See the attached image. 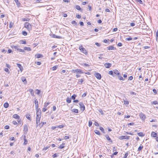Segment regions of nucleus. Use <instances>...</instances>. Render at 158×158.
<instances>
[{
    "instance_id": "obj_5",
    "label": "nucleus",
    "mask_w": 158,
    "mask_h": 158,
    "mask_svg": "<svg viewBox=\"0 0 158 158\" xmlns=\"http://www.w3.org/2000/svg\"><path fill=\"white\" fill-rule=\"evenodd\" d=\"M72 72L75 73V72L79 73H83L82 72L81 70L80 69H72Z\"/></svg>"
},
{
    "instance_id": "obj_10",
    "label": "nucleus",
    "mask_w": 158,
    "mask_h": 158,
    "mask_svg": "<svg viewBox=\"0 0 158 158\" xmlns=\"http://www.w3.org/2000/svg\"><path fill=\"white\" fill-rule=\"evenodd\" d=\"M105 137H106V138L108 141H109L111 143H112L113 142H112V140L110 138V137L108 135H105Z\"/></svg>"
},
{
    "instance_id": "obj_7",
    "label": "nucleus",
    "mask_w": 158,
    "mask_h": 158,
    "mask_svg": "<svg viewBox=\"0 0 158 158\" xmlns=\"http://www.w3.org/2000/svg\"><path fill=\"white\" fill-rule=\"evenodd\" d=\"M95 77L98 79L100 80L101 78V74L98 73H95L94 74Z\"/></svg>"
},
{
    "instance_id": "obj_24",
    "label": "nucleus",
    "mask_w": 158,
    "mask_h": 158,
    "mask_svg": "<svg viewBox=\"0 0 158 158\" xmlns=\"http://www.w3.org/2000/svg\"><path fill=\"white\" fill-rule=\"evenodd\" d=\"M143 148V146L142 145V144H140V146L138 148V151H140L142 150Z\"/></svg>"
},
{
    "instance_id": "obj_54",
    "label": "nucleus",
    "mask_w": 158,
    "mask_h": 158,
    "mask_svg": "<svg viewBox=\"0 0 158 158\" xmlns=\"http://www.w3.org/2000/svg\"><path fill=\"white\" fill-rule=\"evenodd\" d=\"M100 129L103 133H105L104 129L102 127H100Z\"/></svg>"
},
{
    "instance_id": "obj_4",
    "label": "nucleus",
    "mask_w": 158,
    "mask_h": 158,
    "mask_svg": "<svg viewBox=\"0 0 158 158\" xmlns=\"http://www.w3.org/2000/svg\"><path fill=\"white\" fill-rule=\"evenodd\" d=\"M79 105L80 106L81 110L83 111L85 109V106L83 103L82 102H80L79 103Z\"/></svg>"
},
{
    "instance_id": "obj_57",
    "label": "nucleus",
    "mask_w": 158,
    "mask_h": 158,
    "mask_svg": "<svg viewBox=\"0 0 158 158\" xmlns=\"http://www.w3.org/2000/svg\"><path fill=\"white\" fill-rule=\"evenodd\" d=\"M87 92H85V93H84L82 96V97L84 98V97H85L87 95Z\"/></svg>"
},
{
    "instance_id": "obj_9",
    "label": "nucleus",
    "mask_w": 158,
    "mask_h": 158,
    "mask_svg": "<svg viewBox=\"0 0 158 158\" xmlns=\"http://www.w3.org/2000/svg\"><path fill=\"white\" fill-rule=\"evenodd\" d=\"M139 116L141 119L143 120H144L146 118V116L144 114L142 113L139 114Z\"/></svg>"
},
{
    "instance_id": "obj_64",
    "label": "nucleus",
    "mask_w": 158,
    "mask_h": 158,
    "mask_svg": "<svg viewBox=\"0 0 158 158\" xmlns=\"http://www.w3.org/2000/svg\"><path fill=\"white\" fill-rule=\"evenodd\" d=\"M133 79V77L132 76H130L129 77L128 80H131Z\"/></svg>"
},
{
    "instance_id": "obj_49",
    "label": "nucleus",
    "mask_w": 158,
    "mask_h": 158,
    "mask_svg": "<svg viewBox=\"0 0 158 158\" xmlns=\"http://www.w3.org/2000/svg\"><path fill=\"white\" fill-rule=\"evenodd\" d=\"M152 104H155V105L156 104H158V102H157L156 101H154L152 102Z\"/></svg>"
},
{
    "instance_id": "obj_51",
    "label": "nucleus",
    "mask_w": 158,
    "mask_h": 158,
    "mask_svg": "<svg viewBox=\"0 0 158 158\" xmlns=\"http://www.w3.org/2000/svg\"><path fill=\"white\" fill-rule=\"evenodd\" d=\"M83 79H81L80 81H79L78 82L79 84H81L83 82Z\"/></svg>"
},
{
    "instance_id": "obj_15",
    "label": "nucleus",
    "mask_w": 158,
    "mask_h": 158,
    "mask_svg": "<svg viewBox=\"0 0 158 158\" xmlns=\"http://www.w3.org/2000/svg\"><path fill=\"white\" fill-rule=\"evenodd\" d=\"M23 139L24 140V145L27 144L28 141L26 139V136L25 135H24V136Z\"/></svg>"
},
{
    "instance_id": "obj_19",
    "label": "nucleus",
    "mask_w": 158,
    "mask_h": 158,
    "mask_svg": "<svg viewBox=\"0 0 158 158\" xmlns=\"http://www.w3.org/2000/svg\"><path fill=\"white\" fill-rule=\"evenodd\" d=\"M13 118H17L18 119L19 118H20V117L19 116L18 114H14L13 115Z\"/></svg>"
},
{
    "instance_id": "obj_21",
    "label": "nucleus",
    "mask_w": 158,
    "mask_h": 158,
    "mask_svg": "<svg viewBox=\"0 0 158 158\" xmlns=\"http://www.w3.org/2000/svg\"><path fill=\"white\" fill-rule=\"evenodd\" d=\"M35 56L37 58H39L42 57L43 56L42 55L39 54H36Z\"/></svg>"
},
{
    "instance_id": "obj_28",
    "label": "nucleus",
    "mask_w": 158,
    "mask_h": 158,
    "mask_svg": "<svg viewBox=\"0 0 158 158\" xmlns=\"http://www.w3.org/2000/svg\"><path fill=\"white\" fill-rule=\"evenodd\" d=\"M72 111L76 113H78V110L77 109H74L72 110Z\"/></svg>"
},
{
    "instance_id": "obj_2",
    "label": "nucleus",
    "mask_w": 158,
    "mask_h": 158,
    "mask_svg": "<svg viewBox=\"0 0 158 158\" xmlns=\"http://www.w3.org/2000/svg\"><path fill=\"white\" fill-rule=\"evenodd\" d=\"M79 49L82 52L85 54V55H87L88 54V52L84 48H83L82 45L79 47Z\"/></svg>"
},
{
    "instance_id": "obj_18",
    "label": "nucleus",
    "mask_w": 158,
    "mask_h": 158,
    "mask_svg": "<svg viewBox=\"0 0 158 158\" xmlns=\"http://www.w3.org/2000/svg\"><path fill=\"white\" fill-rule=\"evenodd\" d=\"M24 50L27 51H31V49L30 47H25L24 48Z\"/></svg>"
},
{
    "instance_id": "obj_11",
    "label": "nucleus",
    "mask_w": 158,
    "mask_h": 158,
    "mask_svg": "<svg viewBox=\"0 0 158 158\" xmlns=\"http://www.w3.org/2000/svg\"><path fill=\"white\" fill-rule=\"evenodd\" d=\"M34 102L35 103V107L37 108V107H39L38 102L36 99H35Z\"/></svg>"
},
{
    "instance_id": "obj_63",
    "label": "nucleus",
    "mask_w": 158,
    "mask_h": 158,
    "mask_svg": "<svg viewBox=\"0 0 158 158\" xmlns=\"http://www.w3.org/2000/svg\"><path fill=\"white\" fill-rule=\"evenodd\" d=\"M42 0H36L35 1V2L36 3H38L39 2H41V1H42Z\"/></svg>"
},
{
    "instance_id": "obj_39",
    "label": "nucleus",
    "mask_w": 158,
    "mask_h": 158,
    "mask_svg": "<svg viewBox=\"0 0 158 158\" xmlns=\"http://www.w3.org/2000/svg\"><path fill=\"white\" fill-rule=\"evenodd\" d=\"M17 50L19 51V52H24V50L20 49V48H17Z\"/></svg>"
},
{
    "instance_id": "obj_14",
    "label": "nucleus",
    "mask_w": 158,
    "mask_h": 158,
    "mask_svg": "<svg viewBox=\"0 0 158 158\" xmlns=\"http://www.w3.org/2000/svg\"><path fill=\"white\" fill-rule=\"evenodd\" d=\"M17 65L18 67L19 68L21 72H22L23 70V67L21 66V64H17Z\"/></svg>"
},
{
    "instance_id": "obj_32",
    "label": "nucleus",
    "mask_w": 158,
    "mask_h": 158,
    "mask_svg": "<svg viewBox=\"0 0 158 158\" xmlns=\"http://www.w3.org/2000/svg\"><path fill=\"white\" fill-rule=\"evenodd\" d=\"M119 139L120 140L125 139V136H121L120 137H119Z\"/></svg>"
},
{
    "instance_id": "obj_26",
    "label": "nucleus",
    "mask_w": 158,
    "mask_h": 158,
    "mask_svg": "<svg viewBox=\"0 0 158 158\" xmlns=\"http://www.w3.org/2000/svg\"><path fill=\"white\" fill-rule=\"evenodd\" d=\"M46 123L45 122H42L40 124H39L40 126V128L42 127L44 125V124H46Z\"/></svg>"
},
{
    "instance_id": "obj_1",
    "label": "nucleus",
    "mask_w": 158,
    "mask_h": 158,
    "mask_svg": "<svg viewBox=\"0 0 158 158\" xmlns=\"http://www.w3.org/2000/svg\"><path fill=\"white\" fill-rule=\"evenodd\" d=\"M36 127H37L39 125L38 124V121L40 122V119L41 117V114H40V113L38 112V114H36Z\"/></svg>"
},
{
    "instance_id": "obj_27",
    "label": "nucleus",
    "mask_w": 158,
    "mask_h": 158,
    "mask_svg": "<svg viewBox=\"0 0 158 158\" xmlns=\"http://www.w3.org/2000/svg\"><path fill=\"white\" fill-rule=\"evenodd\" d=\"M94 132L96 134L98 135H101V133H100V132L98 130H95Z\"/></svg>"
},
{
    "instance_id": "obj_40",
    "label": "nucleus",
    "mask_w": 158,
    "mask_h": 158,
    "mask_svg": "<svg viewBox=\"0 0 158 158\" xmlns=\"http://www.w3.org/2000/svg\"><path fill=\"white\" fill-rule=\"evenodd\" d=\"M40 93V91L39 89H37L36 90L35 93L37 94H39Z\"/></svg>"
},
{
    "instance_id": "obj_36",
    "label": "nucleus",
    "mask_w": 158,
    "mask_h": 158,
    "mask_svg": "<svg viewBox=\"0 0 158 158\" xmlns=\"http://www.w3.org/2000/svg\"><path fill=\"white\" fill-rule=\"evenodd\" d=\"M114 73L118 75V76L120 74V73L118 71V70H117L115 71L114 72Z\"/></svg>"
},
{
    "instance_id": "obj_48",
    "label": "nucleus",
    "mask_w": 158,
    "mask_h": 158,
    "mask_svg": "<svg viewBox=\"0 0 158 158\" xmlns=\"http://www.w3.org/2000/svg\"><path fill=\"white\" fill-rule=\"evenodd\" d=\"M152 91H153V92H154V93L155 94H157V92L156 90L155 89H153L152 90Z\"/></svg>"
},
{
    "instance_id": "obj_43",
    "label": "nucleus",
    "mask_w": 158,
    "mask_h": 158,
    "mask_svg": "<svg viewBox=\"0 0 158 158\" xmlns=\"http://www.w3.org/2000/svg\"><path fill=\"white\" fill-rule=\"evenodd\" d=\"M64 126L63 125H61L57 126V128H61L64 127Z\"/></svg>"
},
{
    "instance_id": "obj_8",
    "label": "nucleus",
    "mask_w": 158,
    "mask_h": 158,
    "mask_svg": "<svg viewBox=\"0 0 158 158\" xmlns=\"http://www.w3.org/2000/svg\"><path fill=\"white\" fill-rule=\"evenodd\" d=\"M112 64L111 63H106L104 64V66L106 68H109L111 66Z\"/></svg>"
},
{
    "instance_id": "obj_35",
    "label": "nucleus",
    "mask_w": 158,
    "mask_h": 158,
    "mask_svg": "<svg viewBox=\"0 0 158 158\" xmlns=\"http://www.w3.org/2000/svg\"><path fill=\"white\" fill-rule=\"evenodd\" d=\"M26 117L27 119L31 120V116L30 114H27L26 115Z\"/></svg>"
},
{
    "instance_id": "obj_31",
    "label": "nucleus",
    "mask_w": 158,
    "mask_h": 158,
    "mask_svg": "<svg viewBox=\"0 0 158 158\" xmlns=\"http://www.w3.org/2000/svg\"><path fill=\"white\" fill-rule=\"evenodd\" d=\"M65 144L64 143H63L61 145L59 146V148L60 149H62L64 148V145Z\"/></svg>"
},
{
    "instance_id": "obj_59",
    "label": "nucleus",
    "mask_w": 158,
    "mask_h": 158,
    "mask_svg": "<svg viewBox=\"0 0 158 158\" xmlns=\"http://www.w3.org/2000/svg\"><path fill=\"white\" fill-rule=\"evenodd\" d=\"M49 104H50V103L49 102L45 103V104H44V107H47V106Z\"/></svg>"
},
{
    "instance_id": "obj_37",
    "label": "nucleus",
    "mask_w": 158,
    "mask_h": 158,
    "mask_svg": "<svg viewBox=\"0 0 158 158\" xmlns=\"http://www.w3.org/2000/svg\"><path fill=\"white\" fill-rule=\"evenodd\" d=\"M118 77L119 79L120 80L123 81L124 80L122 77L120 76L119 75L118 76Z\"/></svg>"
},
{
    "instance_id": "obj_53",
    "label": "nucleus",
    "mask_w": 158,
    "mask_h": 158,
    "mask_svg": "<svg viewBox=\"0 0 158 158\" xmlns=\"http://www.w3.org/2000/svg\"><path fill=\"white\" fill-rule=\"evenodd\" d=\"M128 153L127 152L125 153V156L123 157V158H127V156H128Z\"/></svg>"
},
{
    "instance_id": "obj_23",
    "label": "nucleus",
    "mask_w": 158,
    "mask_h": 158,
    "mask_svg": "<svg viewBox=\"0 0 158 158\" xmlns=\"http://www.w3.org/2000/svg\"><path fill=\"white\" fill-rule=\"evenodd\" d=\"M52 37L54 38H56L58 39H62V38L60 36H58L56 35H52Z\"/></svg>"
},
{
    "instance_id": "obj_60",
    "label": "nucleus",
    "mask_w": 158,
    "mask_h": 158,
    "mask_svg": "<svg viewBox=\"0 0 158 158\" xmlns=\"http://www.w3.org/2000/svg\"><path fill=\"white\" fill-rule=\"evenodd\" d=\"M80 25L81 26H84V23H83V22H82V21H80Z\"/></svg>"
},
{
    "instance_id": "obj_34",
    "label": "nucleus",
    "mask_w": 158,
    "mask_h": 158,
    "mask_svg": "<svg viewBox=\"0 0 158 158\" xmlns=\"http://www.w3.org/2000/svg\"><path fill=\"white\" fill-rule=\"evenodd\" d=\"M77 97V95L75 94H73L71 98L73 100H75L76 97Z\"/></svg>"
},
{
    "instance_id": "obj_38",
    "label": "nucleus",
    "mask_w": 158,
    "mask_h": 158,
    "mask_svg": "<svg viewBox=\"0 0 158 158\" xmlns=\"http://www.w3.org/2000/svg\"><path fill=\"white\" fill-rule=\"evenodd\" d=\"M26 42L25 41L23 40H20V44H26Z\"/></svg>"
},
{
    "instance_id": "obj_58",
    "label": "nucleus",
    "mask_w": 158,
    "mask_h": 158,
    "mask_svg": "<svg viewBox=\"0 0 158 158\" xmlns=\"http://www.w3.org/2000/svg\"><path fill=\"white\" fill-rule=\"evenodd\" d=\"M94 124L96 126H98L99 125L98 123L96 122H95V123H94Z\"/></svg>"
},
{
    "instance_id": "obj_56",
    "label": "nucleus",
    "mask_w": 158,
    "mask_h": 158,
    "mask_svg": "<svg viewBox=\"0 0 158 158\" xmlns=\"http://www.w3.org/2000/svg\"><path fill=\"white\" fill-rule=\"evenodd\" d=\"M124 104L126 105H128L129 104V102L127 101H125L124 100Z\"/></svg>"
},
{
    "instance_id": "obj_55",
    "label": "nucleus",
    "mask_w": 158,
    "mask_h": 158,
    "mask_svg": "<svg viewBox=\"0 0 158 158\" xmlns=\"http://www.w3.org/2000/svg\"><path fill=\"white\" fill-rule=\"evenodd\" d=\"M113 71L112 70H110V71H109V74L110 75H113Z\"/></svg>"
},
{
    "instance_id": "obj_30",
    "label": "nucleus",
    "mask_w": 158,
    "mask_h": 158,
    "mask_svg": "<svg viewBox=\"0 0 158 158\" xmlns=\"http://www.w3.org/2000/svg\"><path fill=\"white\" fill-rule=\"evenodd\" d=\"M9 106V104L7 102H6L4 104V107L5 108H7Z\"/></svg>"
},
{
    "instance_id": "obj_3",
    "label": "nucleus",
    "mask_w": 158,
    "mask_h": 158,
    "mask_svg": "<svg viewBox=\"0 0 158 158\" xmlns=\"http://www.w3.org/2000/svg\"><path fill=\"white\" fill-rule=\"evenodd\" d=\"M24 27L30 30L31 29V25L28 22H26L24 24Z\"/></svg>"
},
{
    "instance_id": "obj_50",
    "label": "nucleus",
    "mask_w": 158,
    "mask_h": 158,
    "mask_svg": "<svg viewBox=\"0 0 158 158\" xmlns=\"http://www.w3.org/2000/svg\"><path fill=\"white\" fill-rule=\"evenodd\" d=\"M22 34L25 36L27 34V33L26 31H23L22 32Z\"/></svg>"
},
{
    "instance_id": "obj_6",
    "label": "nucleus",
    "mask_w": 158,
    "mask_h": 158,
    "mask_svg": "<svg viewBox=\"0 0 158 158\" xmlns=\"http://www.w3.org/2000/svg\"><path fill=\"white\" fill-rule=\"evenodd\" d=\"M23 132L24 134H26L28 131V127L27 125L25 124L23 126Z\"/></svg>"
},
{
    "instance_id": "obj_41",
    "label": "nucleus",
    "mask_w": 158,
    "mask_h": 158,
    "mask_svg": "<svg viewBox=\"0 0 158 158\" xmlns=\"http://www.w3.org/2000/svg\"><path fill=\"white\" fill-rule=\"evenodd\" d=\"M98 111L102 115H103L104 113L102 110L101 109H99L98 110Z\"/></svg>"
},
{
    "instance_id": "obj_45",
    "label": "nucleus",
    "mask_w": 158,
    "mask_h": 158,
    "mask_svg": "<svg viewBox=\"0 0 158 158\" xmlns=\"http://www.w3.org/2000/svg\"><path fill=\"white\" fill-rule=\"evenodd\" d=\"M71 23L73 24H75L77 25V23L75 21L73 20L72 21Z\"/></svg>"
},
{
    "instance_id": "obj_33",
    "label": "nucleus",
    "mask_w": 158,
    "mask_h": 158,
    "mask_svg": "<svg viewBox=\"0 0 158 158\" xmlns=\"http://www.w3.org/2000/svg\"><path fill=\"white\" fill-rule=\"evenodd\" d=\"M30 20V19L28 18H22V20L23 21H28Z\"/></svg>"
},
{
    "instance_id": "obj_42",
    "label": "nucleus",
    "mask_w": 158,
    "mask_h": 158,
    "mask_svg": "<svg viewBox=\"0 0 158 158\" xmlns=\"http://www.w3.org/2000/svg\"><path fill=\"white\" fill-rule=\"evenodd\" d=\"M21 79H22V81H23V82H24V81H25L27 83V82L26 81V78H25V77H22L21 78Z\"/></svg>"
},
{
    "instance_id": "obj_61",
    "label": "nucleus",
    "mask_w": 158,
    "mask_h": 158,
    "mask_svg": "<svg viewBox=\"0 0 158 158\" xmlns=\"http://www.w3.org/2000/svg\"><path fill=\"white\" fill-rule=\"evenodd\" d=\"M50 147V146H48V147H46L45 148H44L43 150H47L48 148Z\"/></svg>"
},
{
    "instance_id": "obj_13",
    "label": "nucleus",
    "mask_w": 158,
    "mask_h": 158,
    "mask_svg": "<svg viewBox=\"0 0 158 158\" xmlns=\"http://www.w3.org/2000/svg\"><path fill=\"white\" fill-rule=\"evenodd\" d=\"M151 135L152 136L155 137L157 136V134L154 131H152L151 133Z\"/></svg>"
},
{
    "instance_id": "obj_52",
    "label": "nucleus",
    "mask_w": 158,
    "mask_h": 158,
    "mask_svg": "<svg viewBox=\"0 0 158 158\" xmlns=\"http://www.w3.org/2000/svg\"><path fill=\"white\" fill-rule=\"evenodd\" d=\"M92 124V123L91 121H89V127H90Z\"/></svg>"
},
{
    "instance_id": "obj_62",
    "label": "nucleus",
    "mask_w": 158,
    "mask_h": 158,
    "mask_svg": "<svg viewBox=\"0 0 158 158\" xmlns=\"http://www.w3.org/2000/svg\"><path fill=\"white\" fill-rule=\"evenodd\" d=\"M4 128L5 129H8L9 128V126L8 125H6L5 126Z\"/></svg>"
},
{
    "instance_id": "obj_20",
    "label": "nucleus",
    "mask_w": 158,
    "mask_h": 158,
    "mask_svg": "<svg viewBox=\"0 0 158 158\" xmlns=\"http://www.w3.org/2000/svg\"><path fill=\"white\" fill-rule=\"evenodd\" d=\"M39 107H37V108L36 107H35L36 110V114H38V113H40V114H41V110L40 108H38Z\"/></svg>"
},
{
    "instance_id": "obj_16",
    "label": "nucleus",
    "mask_w": 158,
    "mask_h": 158,
    "mask_svg": "<svg viewBox=\"0 0 158 158\" xmlns=\"http://www.w3.org/2000/svg\"><path fill=\"white\" fill-rule=\"evenodd\" d=\"M76 8L77 10H80V11H81V12H82L83 11V10L81 8L80 6H79V5H77L76 6Z\"/></svg>"
},
{
    "instance_id": "obj_46",
    "label": "nucleus",
    "mask_w": 158,
    "mask_h": 158,
    "mask_svg": "<svg viewBox=\"0 0 158 158\" xmlns=\"http://www.w3.org/2000/svg\"><path fill=\"white\" fill-rule=\"evenodd\" d=\"M57 67L56 66H54L52 68V70H56L57 69Z\"/></svg>"
},
{
    "instance_id": "obj_29",
    "label": "nucleus",
    "mask_w": 158,
    "mask_h": 158,
    "mask_svg": "<svg viewBox=\"0 0 158 158\" xmlns=\"http://www.w3.org/2000/svg\"><path fill=\"white\" fill-rule=\"evenodd\" d=\"M71 99L69 97H68L66 99V102L67 103H69L71 102Z\"/></svg>"
},
{
    "instance_id": "obj_22",
    "label": "nucleus",
    "mask_w": 158,
    "mask_h": 158,
    "mask_svg": "<svg viewBox=\"0 0 158 158\" xmlns=\"http://www.w3.org/2000/svg\"><path fill=\"white\" fill-rule=\"evenodd\" d=\"M28 91L30 92L31 94L32 95H33L34 94V91L33 90L31 89H30L28 90Z\"/></svg>"
},
{
    "instance_id": "obj_12",
    "label": "nucleus",
    "mask_w": 158,
    "mask_h": 158,
    "mask_svg": "<svg viewBox=\"0 0 158 158\" xmlns=\"http://www.w3.org/2000/svg\"><path fill=\"white\" fill-rule=\"evenodd\" d=\"M107 48L109 50H114L115 49V48L112 45L110 46Z\"/></svg>"
},
{
    "instance_id": "obj_17",
    "label": "nucleus",
    "mask_w": 158,
    "mask_h": 158,
    "mask_svg": "<svg viewBox=\"0 0 158 158\" xmlns=\"http://www.w3.org/2000/svg\"><path fill=\"white\" fill-rule=\"evenodd\" d=\"M17 6L18 7H19L21 5V4L19 2L18 0H14Z\"/></svg>"
},
{
    "instance_id": "obj_25",
    "label": "nucleus",
    "mask_w": 158,
    "mask_h": 158,
    "mask_svg": "<svg viewBox=\"0 0 158 158\" xmlns=\"http://www.w3.org/2000/svg\"><path fill=\"white\" fill-rule=\"evenodd\" d=\"M137 135L139 136L143 137L144 136V134H143V133L142 132H139L137 133Z\"/></svg>"
},
{
    "instance_id": "obj_47",
    "label": "nucleus",
    "mask_w": 158,
    "mask_h": 158,
    "mask_svg": "<svg viewBox=\"0 0 158 158\" xmlns=\"http://www.w3.org/2000/svg\"><path fill=\"white\" fill-rule=\"evenodd\" d=\"M125 40H126L130 41L132 40V38L131 37L129 38H126Z\"/></svg>"
},
{
    "instance_id": "obj_44",
    "label": "nucleus",
    "mask_w": 158,
    "mask_h": 158,
    "mask_svg": "<svg viewBox=\"0 0 158 158\" xmlns=\"http://www.w3.org/2000/svg\"><path fill=\"white\" fill-rule=\"evenodd\" d=\"M17 121L20 124H21L22 125L23 124L21 123L22 121L20 118L18 119Z\"/></svg>"
}]
</instances>
